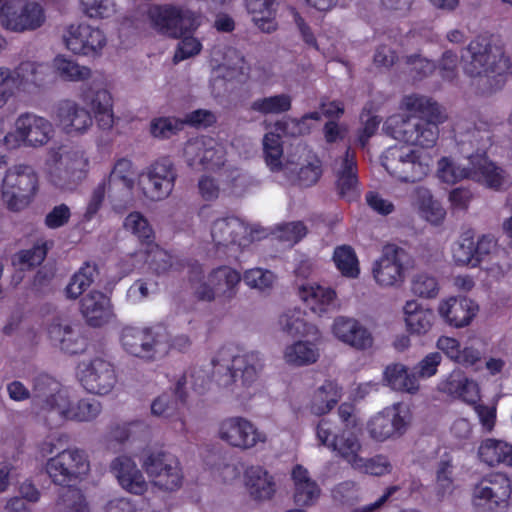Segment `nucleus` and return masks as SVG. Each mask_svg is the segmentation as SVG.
<instances>
[{"label":"nucleus","instance_id":"nucleus-16","mask_svg":"<svg viewBox=\"0 0 512 512\" xmlns=\"http://www.w3.org/2000/svg\"><path fill=\"white\" fill-rule=\"evenodd\" d=\"M177 176L173 161L168 157L159 158L142 173V191L152 201L164 200L172 193Z\"/></svg>","mask_w":512,"mask_h":512},{"label":"nucleus","instance_id":"nucleus-52","mask_svg":"<svg viewBox=\"0 0 512 512\" xmlns=\"http://www.w3.org/2000/svg\"><path fill=\"white\" fill-rule=\"evenodd\" d=\"M53 64L58 75L65 81L86 82L92 77V71L89 67L80 65L62 55L57 56Z\"/></svg>","mask_w":512,"mask_h":512},{"label":"nucleus","instance_id":"nucleus-64","mask_svg":"<svg viewBox=\"0 0 512 512\" xmlns=\"http://www.w3.org/2000/svg\"><path fill=\"white\" fill-rule=\"evenodd\" d=\"M144 252L146 253L144 262H146L149 268L156 274L168 272L173 265L172 256L157 245L150 246L149 249Z\"/></svg>","mask_w":512,"mask_h":512},{"label":"nucleus","instance_id":"nucleus-4","mask_svg":"<svg viewBox=\"0 0 512 512\" xmlns=\"http://www.w3.org/2000/svg\"><path fill=\"white\" fill-rule=\"evenodd\" d=\"M458 144L466 151V146L476 148L475 154L469 155V164L472 166L471 180L481 183L482 185L499 190L508 185L509 178L507 173L495 163L490 161L482 151L489 141V135L486 131L480 132L476 129L469 130L464 134H459L457 138Z\"/></svg>","mask_w":512,"mask_h":512},{"label":"nucleus","instance_id":"nucleus-56","mask_svg":"<svg viewBox=\"0 0 512 512\" xmlns=\"http://www.w3.org/2000/svg\"><path fill=\"white\" fill-rule=\"evenodd\" d=\"M56 512H90V509L83 493L77 488L69 487L59 495Z\"/></svg>","mask_w":512,"mask_h":512},{"label":"nucleus","instance_id":"nucleus-12","mask_svg":"<svg viewBox=\"0 0 512 512\" xmlns=\"http://www.w3.org/2000/svg\"><path fill=\"white\" fill-rule=\"evenodd\" d=\"M45 469L54 484L65 486L83 479L90 471V462L85 450L72 447L49 457Z\"/></svg>","mask_w":512,"mask_h":512},{"label":"nucleus","instance_id":"nucleus-51","mask_svg":"<svg viewBox=\"0 0 512 512\" xmlns=\"http://www.w3.org/2000/svg\"><path fill=\"white\" fill-rule=\"evenodd\" d=\"M318 358V347L310 341H297L286 347L284 359L295 366H303L314 363Z\"/></svg>","mask_w":512,"mask_h":512},{"label":"nucleus","instance_id":"nucleus-48","mask_svg":"<svg viewBox=\"0 0 512 512\" xmlns=\"http://www.w3.org/2000/svg\"><path fill=\"white\" fill-rule=\"evenodd\" d=\"M469 156L460 162L451 156H443L437 162L436 176L446 184L454 185L465 179L472 178V166L468 162Z\"/></svg>","mask_w":512,"mask_h":512},{"label":"nucleus","instance_id":"nucleus-33","mask_svg":"<svg viewBox=\"0 0 512 512\" xmlns=\"http://www.w3.org/2000/svg\"><path fill=\"white\" fill-rule=\"evenodd\" d=\"M439 390L461 399L469 405L476 404L481 397L480 386L476 380L466 376L461 371H453L438 386Z\"/></svg>","mask_w":512,"mask_h":512},{"label":"nucleus","instance_id":"nucleus-59","mask_svg":"<svg viewBox=\"0 0 512 512\" xmlns=\"http://www.w3.org/2000/svg\"><path fill=\"white\" fill-rule=\"evenodd\" d=\"M440 287L438 280L433 275L420 272L411 280V292L413 295L423 299H433L439 294Z\"/></svg>","mask_w":512,"mask_h":512},{"label":"nucleus","instance_id":"nucleus-57","mask_svg":"<svg viewBox=\"0 0 512 512\" xmlns=\"http://www.w3.org/2000/svg\"><path fill=\"white\" fill-rule=\"evenodd\" d=\"M334 262L342 273L349 278H356L360 273L359 262L354 250L347 245L337 247L333 255Z\"/></svg>","mask_w":512,"mask_h":512},{"label":"nucleus","instance_id":"nucleus-43","mask_svg":"<svg viewBox=\"0 0 512 512\" xmlns=\"http://www.w3.org/2000/svg\"><path fill=\"white\" fill-rule=\"evenodd\" d=\"M246 9L254 25L264 33L277 29L276 12L278 0H246Z\"/></svg>","mask_w":512,"mask_h":512},{"label":"nucleus","instance_id":"nucleus-2","mask_svg":"<svg viewBox=\"0 0 512 512\" xmlns=\"http://www.w3.org/2000/svg\"><path fill=\"white\" fill-rule=\"evenodd\" d=\"M214 376L219 386L229 389L238 397H245L244 390L259 379L264 359L255 351L233 354L228 347H222L212 359Z\"/></svg>","mask_w":512,"mask_h":512},{"label":"nucleus","instance_id":"nucleus-46","mask_svg":"<svg viewBox=\"0 0 512 512\" xmlns=\"http://www.w3.org/2000/svg\"><path fill=\"white\" fill-rule=\"evenodd\" d=\"M478 458L488 466L505 464L512 466V445L504 440L486 438L477 450Z\"/></svg>","mask_w":512,"mask_h":512},{"label":"nucleus","instance_id":"nucleus-42","mask_svg":"<svg viewBox=\"0 0 512 512\" xmlns=\"http://www.w3.org/2000/svg\"><path fill=\"white\" fill-rule=\"evenodd\" d=\"M61 411L56 420H74L78 422H91L102 412V404L91 398H84L73 404L70 398H61Z\"/></svg>","mask_w":512,"mask_h":512},{"label":"nucleus","instance_id":"nucleus-49","mask_svg":"<svg viewBox=\"0 0 512 512\" xmlns=\"http://www.w3.org/2000/svg\"><path fill=\"white\" fill-rule=\"evenodd\" d=\"M452 474V459L446 456L439 461L436 468L435 484L432 491L433 499L436 502L448 500L453 495L455 484Z\"/></svg>","mask_w":512,"mask_h":512},{"label":"nucleus","instance_id":"nucleus-25","mask_svg":"<svg viewBox=\"0 0 512 512\" xmlns=\"http://www.w3.org/2000/svg\"><path fill=\"white\" fill-rule=\"evenodd\" d=\"M302 311L299 308H288L280 313L277 326L279 330L289 337H308L318 333L320 319V303L316 304V310Z\"/></svg>","mask_w":512,"mask_h":512},{"label":"nucleus","instance_id":"nucleus-27","mask_svg":"<svg viewBox=\"0 0 512 512\" xmlns=\"http://www.w3.org/2000/svg\"><path fill=\"white\" fill-rule=\"evenodd\" d=\"M80 98L91 109L101 129L109 130L113 127L112 97L107 89L95 81L85 83L80 89Z\"/></svg>","mask_w":512,"mask_h":512},{"label":"nucleus","instance_id":"nucleus-29","mask_svg":"<svg viewBox=\"0 0 512 512\" xmlns=\"http://www.w3.org/2000/svg\"><path fill=\"white\" fill-rule=\"evenodd\" d=\"M401 109L412 115H419L426 118L412 120L402 115L404 120L412 125L432 123L438 128V125L447 119V115L438 103L434 102L429 97L418 94L405 96L401 102ZM399 115L401 116V114Z\"/></svg>","mask_w":512,"mask_h":512},{"label":"nucleus","instance_id":"nucleus-63","mask_svg":"<svg viewBox=\"0 0 512 512\" xmlns=\"http://www.w3.org/2000/svg\"><path fill=\"white\" fill-rule=\"evenodd\" d=\"M183 128L182 120L171 117H158L150 122V134L157 139H168Z\"/></svg>","mask_w":512,"mask_h":512},{"label":"nucleus","instance_id":"nucleus-47","mask_svg":"<svg viewBox=\"0 0 512 512\" xmlns=\"http://www.w3.org/2000/svg\"><path fill=\"white\" fill-rule=\"evenodd\" d=\"M186 381V377L178 380L174 389L167 390L156 397L151 403L152 414L165 418L173 416L178 410L179 403H184L187 399V391L184 389Z\"/></svg>","mask_w":512,"mask_h":512},{"label":"nucleus","instance_id":"nucleus-61","mask_svg":"<svg viewBox=\"0 0 512 512\" xmlns=\"http://www.w3.org/2000/svg\"><path fill=\"white\" fill-rule=\"evenodd\" d=\"M354 469L360 472L370 474L373 476H382L389 474L392 470V465L389 460L382 455L365 459L357 455V457L350 464Z\"/></svg>","mask_w":512,"mask_h":512},{"label":"nucleus","instance_id":"nucleus-62","mask_svg":"<svg viewBox=\"0 0 512 512\" xmlns=\"http://www.w3.org/2000/svg\"><path fill=\"white\" fill-rule=\"evenodd\" d=\"M20 91L14 68L0 67V109Z\"/></svg>","mask_w":512,"mask_h":512},{"label":"nucleus","instance_id":"nucleus-17","mask_svg":"<svg viewBox=\"0 0 512 512\" xmlns=\"http://www.w3.org/2000/svg\"><path fill=\"white\" fill-rule=\"evenodd\" d=\"M45 22L42 6L35 1L10 0L1 9L0 23L13 32L33 31Z\"/></svg>","mask_w":512,"mask_h":512},{"label":"nucleus","instance_id":"nucleus-32","mask_svg":"<svg viewBox=\"0 0 512 512\" xmlns=\"http://www.w3.org/2000/svg\"><path fill=\"white\" fill-rule=\"evenodd\" d=\"M20 91L32 94L45 89L51 83V70L47 64L24 61L14 67Z\"/></svg>","mask_w":512,"mask_h":512},{"label":"nucleus","instance_id":"nucleus-40","mask_svg":"<svg viewBox=\"0 0 512 512\" xmlns=\"http://www.w3.org/2000/svg\"><path fill=\"white\" fill-rule=\"evenodd\" d=\"M383 381L397 392L415 395L420 391V382L415 371L401 363L388 365L383 372Z\"/></svg>","mask_w":512,"mask_h":512},{"label":"nucleus","instance_id":"nucleus-20","mask_svg":"<svg viewBox=\"0 0 512 512\" xmlns=\"http://www.w3.org/2000/svg\"><path fill=\"white\" fill-rule=\"evenodd\" d=\"M142 467L152 484L163 491H174L180 488L183 474L176 457L164 452L149 454Z\"/></svg>","mask_w":512,"mask_h":512},{"label":"nucleus","instance_id":"nucleus-58","mask_svg":"<svg viewBox=\"0 0 512 512\" xmlns=\"http://www.w3.org/2000/svg\"><path fill=\"white\" fill-rule=\"evenodd\" d=\"M281 134L279 132H269L264 136L263 148L267 165L272 171H282L284 165L281 162L282 146L280 142Z\"/></svg>","mask_w":512,"mask_h":512},{"label":"nucleus","instance_id":"nucleus-35","mask_svg":"<svg viewBox=\"0 0 512 512\" xmlns=\"http://www.w3.org/2000/svg\"><path fill=\"white\" fill-rule=\"evenodd\" d=\"M80 311L92 327H101L113 317L110 299L100 291L86 294L81 300Z\"/></svg>","mask_w":512,"mask_h":512},{"label":"nucleus","instance_id":"nucleus-26","mask_svg":"<svg viewBox=\"0 0 512 512\" xmlns=\"http://www.w3.org/2000/svg\"><path fill=\"white\" fill-rule=\"evenodd\" d=\"M331 332L339 342L357 351L370 350L374 346L372 332L356 318L345 316L335 318Z\"/></svg>","mask_w":512,"mask_h":512},{"label":"nucleus","instance_id":"nucleus-5","mask_svg":"<svg viewBox=\"0 0 512 512\" xmlns=\"http://www.w3.org/2000/svg\"><path fill=\"white\" fill-rule=\"evenodd\" d=\"M49 181L62 190H74L87 176L90 159L82 146L64 147L48 164Z\"/></svg>","mask_w":512,"mask_h":512},{"label":"nucleus","instance_id":"nucleus-55","mask_svg":"<svg viewBox=\"0 0 512 512\" xmlns=\"http://www.w3.org/2000/svg\"><path fill=\"white\" fill-rule=\"evenodd\" d=\"M291 102L292 99L288 94H277L256 99L252 102L251 109L264 115L280 114L290 110Z\"/></svg>","mask_w":512,"mask_h":512},{"label":"nucleus","instance_id":"nucleus-19","mask_svg":"<svg viewBox=\"0 0 512 512\" xmlns=\"http://www.w3.org/2000/svg\"><path fill=\"white\" fill-rule=\"evenodd\" d=\"M227 151L223 143L209 136L188 140L184 147V158L192 168L216 170L226 162Z\"/></svg>","mask_w":512,"mask_h":512},{"label":"nucleus","instance_id":"nucleus-60","mask_svg":"<svg viewBox=\"0 0 512 512\" xmlns=\"http://www.w3.org/2000/svg\"><path fill=\"white\" fill-rule=\"evenodd\" d=\"M284 175L292 182H298L301 186H310L317 182L320 172L316 165L308 164L298 170L295 163H286L283 168Z\"/></svg>","mask_w":512,"mask_h":512},{"label":"nucleus","instance_id":"nucleus-44","mask_svg":"<svg viewBox=\"0 0 512 512\" xmlns=\"http://www.w3.org/2000/svg\"><path fill=\"white\" fill-rule=\"evenodd\" d=\"M296 286L300 300L310 310H316V304L320 303V285L317 277H311V264L303 261L295 270Z\"/></svg>","mask_w":512,"mask_h":512},{"label":"nucleus","instance_id":"nucleus-13","mask_svg":"<svg viewBox=\"0 0 512 512\" xmlns=\"http://www.w3.org/2000/svg\"><path fill=\"white\" fill-rule=\"evenodd\" d=\"M511 486L502 474H491L481 479L472 490V505L478 512H507Z\"/></svg>","mask_w":512,"mask_h":512},{"label":"nucleus","instance_id":"nucleus-14","mask_svg":"<svg viewBox=\"0 0 512 512\" xmlns=\"http://www.w3.org/2000/svg\"><path fill=\"white\" fill-rule=\"evenodd\" d=\"M217 437L229 447L241 451L265 444L267 435L255 423L243 416H230L218 423Z\"/></svg>","mask_w":512,"mask_h":512},{"label":"nucleus","instance_id":"nucleus-30","mask_svg":"<svg viewBox=\"0 0 512 512\" xmlns=\"http://www.w3.org/2000/svg\"><path fill=\"white\" fill-rule=\"evenodd\" d=\"M110 471L124 490L136 495L147 490V482L131 457L120 455L114 458L110 463Z\"/></svg>","mask_w":512,"mask_h":512},{"label":"nucleus","instance_id":"nucleus-53","mask_svg":"<svg viewBox=\"0 0 512 512\" xmlns=\"http://www.w3.org/2000/svg\"><path fill=\"white\" fill-rule=\"evenodd\" d=\"M47 255L46 243H37L31 248L23 249L12 257L13 266L21 271L39 266Z\"/></svg>","mask_w":512,"mask_h":512},{"label":"nucleus","instance_id":"nucleus-34","mask_svg":"<svg viewBox=\"0 0 512 512\" xmlns=\"http://www.w3.org/2000/svg\"><path fill=\"white\" fill-rule=\"evenodd\" d=\"M322 444L327 446L349 464L361 451V443L352 428H338L336 431L326 429Z\"/></svg>","mask_w":512,"mask_h":512},{"label":"nucleus","instance_id":"nucleus-1","mask_svg":"<svg viewBox=\"0 0 512 512\" xmlns=\"http://www.w3.org/2000/svg\"><path fill=\"white\" fill-rule=\"evenodd\" d=\"M383 130L394 139L405 142L388 148L382 165L396 181L415 183L431 172L433 155L430 151L438 139L439 129L432 123L412 125L400 115L390 116Z\"/></svg>","mask_w":512,"mask_h":512},{"label":"nucleus","instance_id":"nucleus-18","mask_svg":"<svg viewBox=\"0 0 512 512\" xmlns=\"http://www.w3.org/2000/svg\"><path fill=\"white\" fill-rule=\"evenodd\" d=\"M81 386L90 394L106 396L117 384V374L111 362L101 357L83 361L78 366Z\"/></svg>","mask_w":512,"mask_h":512},{"label":"nucleus","instance_id":"nucleus-22","mask_svg":"<svg viewBox=\"0 0 512 512\" xmlns=\"http://www.w3.org/2000/svg\"><path fill=\"white\" fill-rule=\"evenodd\" d=\"M53 117L62 132L69 136H82L93 126L91 112L72 99L57 102Z\"/></svg>","mask_w":512,"mask_h":512},{"label":"nucleus","instance_id":"nucleus-50","mask_svg":"<svg viewBox=\"0 0 512 512\" xmlns=\"http://www.w3.org/2000/svg\"><path fill=\"white\" fill-rule=\"evenodd\" d=\"M149 18L152 26L158 32L172 38L180 37V30L177 26L179 8L154 7L149 11Z\"/></svg>","mask_w":512,"mask_h":512},{"label":"nucleus","instance_id":"nucleus-38","mask_svg":"<svg viewBox=\"0 0 512 512\" xmlns=\"http://www.w3.org/2000/svg\"><path fill=\"white\" fill-rule=\"evenodd\" d=\"M337 172V190L339 195L345 200L351 202L360 196V189L356 175V161L354 152L349 149L345 156L336 165Z\"/></svg>","mask_w":512,"mask_h":512},{"label":"nucleus","instance_id":"nucleus-36","mask_svg":"<svg viewBox=\"0 0 512 512\" xmlns=\"http://www.w3.org/2000/svg\"><path fill=\"white\" fill-rule=\"evenodd\" d=\"M244 484L248 494L255 501H268L276 492L274 477L260 465H252L245 470Z\"/></svg>","mask_w":512,"mask_h":512},{"label":"nucleus","instance_id":"nucleus-24","mask_svg":"<svg viewBox=\"0 0 512 512\" xmlns=\"http://www.w3.org/2000/svg\"><path fill=\"white\" fill-rule=\"evenodd\" d=\"M32 395L33 405L53 420L57 419L61 411V398H68V393L61 384L47 374H40L34 378Z\"/></svg>","mask_w":512,"mask_h":512},{"label":"nucleus","instance_id":"nucleus-41","mask_svg":"<svg viewBox=\"0 0 512 512\" xmlns=\"http://www.w3.org/2000/svg\"><path fill=\"white\" fill-rule=\"evenodd\" d=\"M48 332L54 344L68 354H77L85 348V341L79 330L67 320H55L50 325Z\"/></svg>","mask_w":512,"mask_h":512},{"label":"nucleus","instance_id":"nucleus-21","mask_svg":"<svg viewBox=\"0 0 512 512\" xmlns=\"http://www.w3.org/2000/svg\"><path fill=\"white\" fill-rule=\"evenodd\" d=\"M63 41L74 54L95 57L107 44L104 32L88 24L70 25L63 34Z\"/></svg>","mask_w":512,"mask_h":512},{"label":"nucleus","instance_id":"nucleus-7","mask_svg":"<svg viewBox=\"0 0 512 512\" xmlns=\"http://www.w3.org/2000/svg\"><path fill=\"white\" fill-rule=\"evenodd\" d=\"M200 273L199 265L192 268L191 280L194 293L199 300L226 303L236 296L241 281V275L237 270L229 266H219L212 269L203 279H197Z\"/></svg>","mask_w":512,"mask_h":512},{"label":"nucleus","instance_id":"nucleus-8","mask_svg":"<svg viewBox=\"0 0 512 512\" xmlns=\"http://www.w3.org/2000/svg\"><path fill=\"white\" fill-rule=\"evenodd\" d=\"M122 348L144 360H158L167 355L166 329L161 326L124 327L120 335Z\"/></svg>","mask_w":512,"mask_h":512},{"label":"nucleus","instance_id":"nucleus-3","mask_svg":"<svg viewBox=\"0 0 512 512\" xmlns=\"http://www.w3.org/2000/svg\"><path fill=\"white\" fill-rule=\"evenodd\" d=\"M464 72L480 92H487L501 80L495 79L512 72V62L502 48L471 42L462 53Z\"/></svg>","mask_w":512,"mask_h":512},{"label":"nucleus","instance_id":"nucleus-10","mask_svg":"<svg viewBox=\"0 0 512 512\" xmlns=\"http://www.w3.org/2000/svg\"><path fill=\"white\" fill-rule=\"evenodd\" d=\"M37 187L38 177L32 166L14 165L3 178L2 199L8 209L20 211L29 205Z\"/></svg>","mask_w":512,"mask_h":512},{"label":"nucleus","instance_id":"nucleus-37","mask_svg":"<svg viewBox=\"0 0 512 512\" xmlns=\"http://www.w3.org/2000/svg\"><path fill=\"white\" fill-rule=\"evenodd\" d=\"M403 318L406 330L416 336L426 335L435 323L433 310L414 299L405 302Z\"/></svg>","mask_w":512,"mask_h":512},{"label":"nucleus","instance_id":"nucleus-31","mask_svg":"<svg viewBox=\"0 0 512 512\" xmlns=\"http://www.w3.org/2000/svg\"><path fill=\"white\" fill-rule=\"evenodd\" d=\"M436 347L452 362L464 367L478 370L482 362V351L473 344L462 345L456 338L440 336L436 341Z\"/></svg>","mask_w":512,"mask_h":512},{"label":"nucleus","instance_id":"nucleus-45","mask_svg":"<svg viewBox=\"0 0 512 512\" xmlns=\"http://www.w3.org/2000/svg\"><path fill=\"white\" fill-rule=\"evenodd\" d=\"M413 206L418 215L432 225H440L445 219V209L426 187L420 186L414 190Z\"/></svg>","mask_w":512,"mask_h":512},{"label":"nucleus","instance_id":"nucleus-11","mask_svg":"<svg viewBox=\"0 0 512 512\" xmlns=\"http://www.w3.org/2000/svg\"><path fill=\"white\" fill-rule=\"evenodd\" d=\"M413 267L410 255L401 247L387 245L381 256L372 265V276L382 288L401 286L408 271Z\"/></svg>","mask_w":512,"mask_h":512},{"label":"nucleus","instance_id":"nucleus-15","mask_svg":"<svg viewBox=\"0 0 512 512\" xmlns=\"http://www.w3.org/2000/svg\"><path fill=\"white\" fill-rule=\"evenodd\" d=\"M410 420L409 407L398 402L372 416L366 424V430L373 440L384 442L401 436L406 431Z\"/></svg>","mask_w":512,"mask_h":512},{"label":"nucleus","instance_id":"nucleus-6","mask_svg":"<svg viewBox=\"0 0 512 512\" xmlns=\"http://www.w3.org/2000/svg\"><path fill=\"white\" fill-rule=\"evenodd\" d=\"M54 136L55 128L49 119L34 112H23L15 119L14 130L6 133L1 142L10 150L22 146L37 149L48 145Z\"/></svg>","mask_w":512,"mask_h":512},{"label":"nucleus","instance_id":"nucleus-54","mask_svg":"<svg viewBox=\"0 0 512 512\" xmlns=\"http://www.w3.org/2000/svg\"><path fill=\"white\" fill-rule=\"evenodd\" d=\"M96 275V266L84 264L70 279L66 287L67 297L77 299L94 282Z\"/></svg>","mask_w":512,"mask_h":512},{"label":"nucleus","instance_id":"nucleus-39","mask_svg":"<svg viewBox=\"0 0 512 512\" xmlns=\"http://www.w3.org/2000/svg\"><path fill=\"white\" fill-rule=\"evenodd\" d=\"M133 165L129 159L121 158L116 161L114 167L106 181L109 197L115 209L122 208L118 205L116 191L121 193L123 198H129L134 185Z\"/></svg>","mask_w":512,"mask_h":512},{"label":"nucleus","instance_id":"nucleus-23","mask_svg":"<svg viewBox=\"0 0 512 512\" xmlns=\"http://www.w3.org/2000/svg\"><path fill=\"white\" fill-rule=\"evenodd\" d=\"M211 238L218 248H225L231 255L248 246L252 241L248 227L237 217L215 220L211 226Z\"/></svg>","mask_w":512,"mask_h":512},{"label":"nucleus","instance_id":"nucleus-28","mask_svg":"<svg viewBox=\"0 0 512 512\" xmlns=\"http://www.w3.org/2000/svg\"><path fill=\"white\" fill-rule=\"evenodd\" d=\"M479 310L478 304L465 296H448L437 304L442 321L453 328H464L473 321Z\"/></svg>","mask_w":512,"mask_h":512},{"label":"nucleus","instance_id":"nucleus-9","mask_svg":"<svg viewBox=\"0 0 512 512\" xmlns=\"http://www.w3.org/2000/svg\"><path fill=\"white\" fill-rule=\"evenodd\" d=\"M498 251V240L491 234L475 239L471 230L464 231L450 246L452 263L457 267L478 268Z\"/></svg>","mask_w":512,"mask_h":512}]
</instances>
